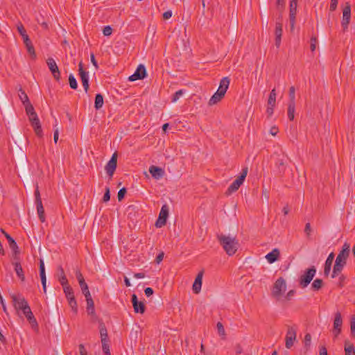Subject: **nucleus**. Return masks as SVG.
<instances>
[{"label":"nucleus","instance_id":"nucleus-61","mask_svg":"<svg viewBox=\"0 0 355 355\" xmlns=\"http://www.w3.org/2000/svg\"><path fill=\"white\" fill-rule=\"evenodd\" d=\"M144 293L147 297H150L153 294V290L152 288L147 287L145 288Z\"/></svg>","mask_w":355,"mask_h":355},{"label":"nucleus","instance_id":"nucleus-10","mask_svg":"<svg viewBox=\"0 0 355 355\" xmlns=\"http://www.w3.org/2000/svg\"><path fill=\"white\" fill-rule=\"evenodd\" d=\"M168 206L166 204L162 205L158 218L155 222V226L157 227H162V226L166 225V220L168 216Z\"/></svg>","mask_w":355,"mask_h":355},{"label":"nucleus","instance_id":"nucleus-26","mask_svg":"<svg viewBox=\"0 0 355 355\" xmlns=\"http://www.w3.org/2000/svg\"><path fill=\"white\" fill-rule=\"evenodd\" d=\"M1 232L7 239L10 248L16 253L18 250V246L15 241L3 229L1 228Z\"/></svg>","mask_w":355,"mask_h":355},{"label":"nucleus","instance_id":"nucleus-16","mask_svg":"<svg viewBox=\"0 0 355 355\" xmlns=\"http://www.w3.org/2000/svg\"><path fill=\"white\" fill-rule=\"evenodd\" d=\"M146 70L143 64H139L135 73L129 76L128 80L130 81H135L137 80H142L146 76Z\"/></svg>","mask_w":355,"mask_h":355},{"label":"nucleus","instance_id":"nucleus-55","mask_svg":"<svg viewBox=\"0 0 355 355\" xmlns=\"http://www.w3.org/2000/svg\"><path fill=\"white\" fill-rule=\"evenodd\" d=\"M79 285L83 293H87V291H89L88 286L85 282H82V283L79 284Z\"/></svg>","mask_w":355,"mask_h":355},{"label":"nucleus","instance_id":"nucleus-20","mask_svg":"<svg viewBox=\"0 0 355 355\" xmlns=\"http://www.w3.org/2000/svg\"><path fill=\"white\" fill-rule=\"evenodd\" d=\"M40 276L42 284L44 293H46V277L45 273L44 263L42 259L40 261Z\"/></svg>","mask_w":355,"mask_h":355},{"label":"nucleus","instance_id":"nucleus-23","mask_svg":"<svg viewBox=\"0 0 355 355\" xmlns=\"http://www.w3.org/2000/svg\"><path fill=\"white\" fill-rule=\"evenodd\" d=\"M334 257H335L334 253L331 252L325 261L324 268V275L326 277H328L330 273L331 265H332L333 261L334 259Z\"/></svg>","mask_w":355,"mask_h":355},{"label":"nucleus","instance_id":"nucleus-8","mask_svg":"<svg viewBox=\"0 0 355 355\" xmlns=\"http://www.w3.org/2000/svg\"><path fill=\"white\" fill-rule=\"evenodd\" d=\"M10 297L12 305L17 311L19 310L22 311L25 309V307H28L29 306L27 301L21 294H11Z\"/></svg>","mask_w":355,"mask_h":355},{"label":"nucleus","instance_id":"nucleus-40","mask_svg":"<svg viewBox=\"0 0 355 355\" xmlns=\"http://www.w3.org/2000/svg\"><path fill=\"white\" fill-rule=\"evenodd\" d=\"M100 334L102 340H107V329L103 323L100 324Z\"/></svg>","mask_w":355,"mask_h":355},{"label":"nucleus","instance_id":"nucleus-6","mask_svg":"<svg viewBox=\"0 0 355 355\" xmlns=\"http://www.w3.org/2000/svg\"><path fill=\"white\" fill-rule=\"evenodd\" d=\"M316 273V269L315 266H311L307 269L303 275L300 277L299 283L302 288H306L313 279Z\"/></svg>","mask_w":355,"mask_h":355},{"label":"nucleus","instance_id":"nucleus-9","mask_svg":"<svg viewBox=\"0 0 355 355\" xmlns=\"http://www.w3.org/2000/svg\"><path fill=\"white\" fill-rule=\"evenodd\" d=\"M297 329L294 326L288 327L286 338L285 346L287 349H291L296 340Z\"/></svg>","mask_w":355,"mask_h":355},{"label":"nucleus","instance_id":"nucleus-51","mask_svg":"<svg viewBox=\"0 0 355 355\" xmlns=\"http://www.w3.org/2000/svg\"><path fill=\"white\" fill-rule=\"evenodd\" d=\"M112 33V28L110 26H106L103 29V33L105 36H110Z\"/></svg>","mask_w":355,"mask_h":355},{"label":"nucleus","instance_id":"nucleus-36","mask_svg":"<svg viewBox=\"0 0 355 355\" xmlns=\"http://www.w3.org/2000/svg\"><path fill=\"white\" fill-rule=\"evenodd\" d=\"M276 90L275 89H272V91L270 93L268 99V105L272 107L275 106L276 103Z\"/></svg>","mask_w":355,"mask_h":355},{"label":"nucleus","instance_id":"nucleus-48","mask_svg":"<svg viewBox=\"0 0 355 355\" xmlns=\"http://www.w3.org/2000/svg\"><path fill=\"white\" fill-rule=\"evenodd\" d=\"M317 42L318 40L316 37L312 36L310 40V49L311 51H314L315 50Z\"/></svg>","mask_w":355,"mask_h":355},{"label":"nucleus","instance_id":"nucleus-11","mask_svg":"<svg viewBox=\"0 0 355 355\" xmlns=\"http://www.w3.org/2000/svg\"><path fill=\"white\" fill-rule=\"evenodd\" d=\"M297 0H290L289 22L291 31H293L295 28L297 14Z\"/></svg>","mask_w":355,"mask_h":355},{"label":"nucleus","instance_id":"nucleus-49","mask_svg":"<svg viewBox=\"0 0 355 355\" xmlns=\"http://www.w3.org/2000/svg\"><path fill=\"white\" fill-rule=\"evenodd\" d=\"M126 192H127V191H126V189L125 187L121 188L119 191L118 195H117V198H118L119 201H121V200H122L124 198V196H125Z\"/></svg>","mask_w":355,"mask_h":355},{"label":"nucleus","instance_id":"nucleus-35","mask_svg":"<svg viewBox=\"0 0 355 355\" xmlns=\"http://www.w3.org/2000/svg\"><path fill=\"white\" fill-rule=\"evenodd\" d=\"M103 96L101 94H97L95 96L94 107L96 110L101 109L103 105Z\"/></svg>","mask_w":355,"mask_h":355},{"label":"nucleus","instance_id":"nucleus-2","mask_svg":"<svg viewBox=\"0 0 355 355\" xmlns=\"http://www.w3.org/2000/svg\"><path fill=\"white\" fill-rule=\"evenodd\" d=\"M216 237L220 245L229 256H232L236 252L239 243L236 236L220 234H217Z\"/></svg>","mask_w":355,"mask_h":355},{"label":"nucleus","instance_id":"nucleus-25","mask_svg":"<svg viewBox=\"0 0 355 355\" xmlns=\"http://www.w3.org/2000/svg\"><path fill=\"white\" fill-rule=\"evenodd\" d=\"M280 252L277 248L273 249L270 252L266 254V259L270 263L275 262L279 258Z\"/></svg>","mask_w":355,"mask_h":355},{"label":"nucleus","instance_id":"nucleus-58","mask_svg":"<svg viewBox=\"0 0 355 355\" xmlns=\"http://www.w3.org/2000/svg\"><path fill=\"white\" fill-rule=\"evenodd\" d=\"M351 332H352V334L353 336H355V316H353L352 318V321H351Z\"/></svg>","mask_w":355,"mask_h":355},{"label":"nucleus","instance_id":"nucleus-38","mask_svg":"<svg viewBox=\"0 0 355 355\" xmlns=\"http://www.w3.org/2000/svg\"><path fill=\"white\" fill-rule=\"evenodd\" d=\"M60 276L59 278V282H60V284L62 285V288L69 286L68 280L66 277V275H64V270L62 269V267H60Z\"/></svg>","mask_w":355,"mask_h":355},{"label":"nucleus","instance_id":"nucleus-27","mask_svg":"<svg viewBox=\"0 0 355 355\" xmlns=\"http://www.w3.org/2000/svg\"><path fill=\"white\" fill-rule=\"evenodd\" d=\"M230 83V80L228 77L223 78L220 81V85H219V87L218 89V91L225 94V93L229 87Z\"/></svg>","mask_w":355,"mask_h":355},{"label":"nucleus","instance_id":"nucleus-17","mask_svg":"<svg viewBox=\"0 0 355 355\" xmlns=\"http://www.w3.org/2000/svg\"><path fill=\"white\" fill-rule=\"evenodd\" d=\"M29 120L31 121V125L33 126L36 135L39 137H42L43 136V132H42L40 119H39L37 115L34 116L33 117L29 118Z\"/></svg>","mask_w":355,"mask_h":355},{"label":"nucleus","instance_id":"nucleus-13","mask_svg":"<svg viewBox=\"0 0 355 355\" xmlns=\"http://www.w3.org/2000/svg\"><path fill=\"white\" fill-rule=\"evenodd\" d=\"M78 72L80 76L81 82L85 92L87 93L89 90V74L88 72L85 71L83 69V64L80 62L78 64Z\"/></svg>","mask_w":355,"mask_h":355},{"label":"nucleus","instance_id":"nucleus-3","mask_svg":"<svg viewBox=\"0 0 355 355\" xmlns=\"http://www.w3.org/2000/svg\"><path fill=\"white\" fill-rule=\"evenodd\" d=\"M286 288V282L283 277L278 278L272 289V296L279 300Z\"/></svg>","mask_w":355,"mask_h":355},{"label":"nucleus","instance_id":"nucleus-59","mask_svg":"<svg viewBox=\"0 0 355 355\" xmlns=\"http://www.w3.org/2000/svg\"><path fill=\"white\" fill-rule=\"evenodd\" d=\"M295 294V291L294 290H291L289 291L286 295L285 296V300H287V301H289L291 300V298L293 297V296Z\"/></svg>","mask_w":355,"mask_h":355},{"label":"nucleus","instance_id":"nucleus-41","mask_svg":"<svg viewBox=\"0 0 355 355\" xmlns=\"http://www.w3.org/2000/svg\"><path fill=\"white\" fill-rule=\"evenodd\" d=\"M323 286V281L321 279H316L311 284V287L314 291L320 290Z\"/></svg>","mask_w":355,"mask_h":355},{"label":"nucleus","instance_id":"nucleus-46","mask_svg":"<svg viewBox=\"0 0 355 355\" xmlns=\"http://www.w3.org/2000/svg\"><path fill=\"white\" fill-rule=\"evenodd\" d=\"M17 30H18L19 33L22 37L23 40H25L26 37H29L28 35L26 34V31L24 27L23 26V25L21 24L20 26H18Z\"/></svg>","mask_w":355,"mask_h":355},{"label":"nucleus","instance_id":"nucleus-30","mask_svg":"<svg viewBox=\"0 0 355 355\" xmlns=\"http://www.w3.org/2000/svg\"><path fill=\"white\" fill-rule=\"evenodd\" d=\"M345 355H355L354 346L348 340L345 342Z\"/></svg>","mask_w":355,"mask_h":355},{"label":"nucleus","instance_id":"nucleus-63","mask_svg":"<svg viewBox=\"0 0 355 355\" xmlns=\"http://www.w3.org/2000/svg\"><path fill=\"white\" fill-rule=\"evenodd\" d=\"M164 255V252H162L157 256V257L155 259V261L157 263H159L163 260Z\"/></svg>","mask_w":355,"mask_h":355},{"label":"nucleus","instance_id":"nucleus-5","mask_svg":"<svg viewBox=\"0 0 355 355\" xmlns=\"http://www.w3.org/2000/svg\"><path fill=\"white\" fill-rule=\"evenodd\" d=\"M63 291L65 294V297L68 301V304L71 307L72 311L76 314L78 313V304L76 300L73 290L71 286H67L63 288Z\"/></svg>","mask_w":355,"mask_h":355},{"label":"nucleus","instance_id":"nucleus-31","mask_svg":"<svg viewBox=\"0 0 355 355\" xmlns=\"http://www.w3.org/2000/svg\"><path fill=\"white\" fill-rule=\"evenodd\" d=\"M24 42L26 46V49H27V51L28 52V53L34 57V58H35V49L32 44V42L31 41V40L29 39V37H26L25 38V40H24Z\"/></svg>","mask_w":355,"mask_h":355},{"label":"nucleus","instance_id":"nucleus-18","mask_svg":"<svg viewBox=\"0 0 355 355\" xmlns=\"http://www.w3.org/2000/svg\"><path fill=\"white\" fill-rule=\"evenodd\" d=\"M132 303L135 313H144L145 305L142 302H139L135 294L132 295Z\"/></svg>","mask_w":355,"mask_h":355},{"label":"nucleus","instance_id":"nucleus-21","mask_svg":"<svg viewBox=\"0 0 355 355\" xmlns=\"http://www.w3.org/2000/svg\"><path fill=\"white\" fill-rule=\"evenodd\" d=\"M275 46L279 48L281 44L282 35V24L281 22H276L275 24Z\"/></svg>","mask_w":355,"mask_h":355},{"label":"nucleus","instance_id":"nucleus-62","mask_svg":"<svg viewBox=\"0 0 355 355\" xmlns=\"http://www.w3.org/2000/svg\"><path fill=\"white\" fill-rule=\"evenodd\" d=\"M172 17V11L167 10L163 13L164 19H168Z\"/></svg>","mask_w":355,"mask_h":355},{"label":"nucleus","instance_id":"nucleus-45","mask_svg":"<svg viewBox=\"0 0 355 355\" xmlns=\"http://www.w3.org/2000/svg\"><path fill=\"white\" fill-rule=\"evenodd\" d=\"M108 340H102V349L103 352L105 353V355H110V347L109 345L107 343Z\"/></svg>","mask_w":355,"mask_h":355},{"label":"nucleus","instance_id":"nucleus-4","mask_svg":"<svg viewBox=\"0 0 355 355\" xmlns=\"http://www.w3.org/2000/svg\"><path fill=\"white\" fill-rule=\"evenodd\" d=\"M248 172V169L247 167H245L242 169L240 175L237 177V178L228 187L226 194L230 195L233 192L236 191L243 184L247 174Z\"/></svg>","mask_w":355,"mask_h":355},{"label":"nucleus","instance_id":"nucleus-54","mask_svg":"<svg viewBox=\"0 0 355 355\" xmlns=\"http://www.w3.org/2000/svg\"><path fill=\"white\" fill-rule=\"evenodd\" d=\"M311 232H312V229H311V225L309 223H307L304 227V232L306 234V236L309 237L311 235Z\"/></svg>","mask_w":355,"mask_h":355},{"label":"nucleus","instance_id":"nucleus-42","mask_svg":"<svg viewBox=\"0 0 355 355\" xmlns=\"http://www.w3.org/2000/svg\"><path fill=\"white\" fill-rule=\"evenodd\" d=\"M69 83L71 89H76L78 88V83L76 79L75 78L74 76L71 73L69 76Z\"/></svg>","mask_w":355,"mask_h":355},{"label":"nucleus","instance_id":"nucleus-47","mask_svg":"<svg viewBox=\"0 0 355 355\" xmlns=\"http://www.w3.org/2000/svg\"><path fill=\"white\" fill-rule=\"evenodd\" d=\"M216 327H217V330H218L219 335L225 336V331L223 324L221 322H218L216 324Z\"/></svg>","mask_w":355,"mask_h":355},{"label":"nucleus","instance_id":"nucleus-53","mask_svg":"<svg viewBox=\"0 0 355 355\" xmlns=\"http://www.w3.org/2000/svg\"><path fill=\"white\" fill-rule=\"evenodd\" d=\"M338 2V0H331V3H330V6H329L330 11L333 12L336 9Z\"/></svg>","mask_w":355,"mask_h":355},{"label":"nucleus","instance_id":"nucleus-1","mask_svg":"<svg viewBox=\"0 0 355 355\" xmlns=\"http://www.w3.org/2000/svg\"><path fill=\"white\" fill-rule=\"evenodd\" d=\"M350 252V245L347 243H345L342 247V250L338 253L334 266L331 277L335 278L343 270L347 263V258Z\"/></svg>","mask_w":355,"mask_h":355},{"label":"nucleus","instance_id":"nucleus-32","mask_svg":"<svg viewBox=\"0 0 355 355\" xmlns=\"http://www.w3.org/2000/svg\"><path fill=\"white\" fill-rule=\"evenodd\" d=\"M343 324L342 316L340 312H337L335 313V318L334 321V329H341V327Z\"/></svg>","mask_w":355,"mask_h":355},{"label":"nucleus","instance_id":"nucleus-56","mask_svg":"<svg viewBox=\"0 0 355 355\" xmlns=\"http://www.w3.org/2000/svg\"><path fill=\"white\" fill-rule=\"evenodd\" d=\"M311 341V336L309 334H306L304 336V345L306 347L309 346Z\"/></svg>","mask_w":355,"mask_h":355},{"label":"nucleus","instance_id":"nucleus-28","mask_svg":"<svg viewBox=\"0 0 355 355\" xmlns=\"http://www.w3.org/2000/svg\"><path fill=\"white\" fill-rule=\"evenodd\" d=\"M225 96V94L218 90L214 94V95L210 98L208 104L209 105H214L218 102H220L223 98Z\"/></svg>","mask_w":355,"mask_h":355},{"label":"nucleus","instance_id":"nucleus-50","mask_svg":"<svg viewBox=\"0 0 355 355\" xmlns=\"http://www.w3.org/2000/svg\"><path fill=\"white\" fill-rule=\"evenodd\" d=\"M110 200V188L106 187L105 191L103 198V201L104 202H107Z\"/></svg>","mask_w":355,"mask_h":355},{"label":"nucleus","instance_id":"nucleus-22","mask_svg":"<svg viewBox=\"0 0 355 355\" xmlns=\"http://www.w3.org/2000/svg\"><path fill=\"white\" fill-rule=\"evenodd\" d=\"M24 315L26 318L27 320L29 322V323L33 327V326H37V320L31 311V307L28 306V307H25V309L22 311Z\"/></svg>","mask_w":355,"mask_h":355},{"label":"nucleus","instance_id":"nucleus-60","mask_svg":"<svg viewBox=\"0 0 355 355\" xmlns=\"http://www.w3.org/2000/svg\"><path fill=\"white\" fill-rule=\"evenodd\" d=\"M90 58H91V62L93 64V65L95 67V68L96 69H98V65L97 61L95 59V56H94V53H91Z\"/></svg>","mask_w":355,"mask_h":355},{"label":"nucleus","instance_id":"nucleus-24","mask_svg":"<svg viewBox=\"0 0 355 355\" xmlns=\"http://www.w3.org/2000/svg\"><path fill=\"white\" fill-rule=\"evenodd\" d=\"M149 172L151 174V175L157 180L161 178L164 173V170L162 168L155 166H150Z\"/></svg>","mask_w":355,"mask_h":355},{"label":"nucleus","instance_id":"nucleus-34","mask_svg":"<svg viewBox=\"0 0 355 355\" xmlns=\"http://www.w3.org/2000/svg\"><path fill=\"white\" fill-rule=\"evenodd\" d=\"M276 166L278 170V174L279 175H282L286 170V164L284 160L282 159H277L276 162Z\"/></svg>","mask_w":355,"mask_h":355},{"label":"nucleus","instance_id":"nucleus-7","mask_svg":"<svg viewBox=\"0 0 355 355\" xmlns=\"http://www.w3.org/2000/svg\"><path fill=\"white\" fill-rule=\"evenodd\" d=\"M35 202L37 208V212L38 214V217L40 218V220L42 223L45 222L46 218H45V214H44V209L42 205V198L40 196V193L38 189V187L37 186L35 193Z\"/></svg>","mask_w":355,"mask_h":355},{"label":"nucleus","instance_id":"nucleus-19","mask_svg":"<svg viewBox=\"0 0 355 355\" xmlns=\"http://www.w3.org/2000/svg\"><path fill=\"white\" fill-rule=\"evenodd\" d=\"M203 271H200L197 275L195 281L193 284V291L194 293H199L201 291Z\"/></svg>","mask_w":355,"mask_h":355},{"label":"nucleus","instance_id":"nucleus-44","mask_svg":"<svg viewBox=\"0 0 355 355\" xmlns=\"http://www.w3.org/2000/svg\"><path fill=\"white\" fill-rule=\"evenodd\" d=\"M289 103H295V89L293 86L289 88Z\"/></svg>","mask_w":355,"mask_h":355},{"label":"nucleus","instance_id":"nucleus-14","mask_svg":"<svg viewBox=\"0 0 355 355\" xmlns=\"http://www.w3.org/2000/svg\"><path fill=\"white\" fill-rule=\"evenodd\" d=\"M116 166H117V153H114L105 167L107 174L110 178H112L113 176L114 171L116 168Z\"/></svg>","mask_w":355,"mask_h":355},{"label":"nucleus","instance_id":"nucleus-33","mask_svg":"<svg viewBox=\"0 0 355 355\" xmlns=\"http://www.w3.org/2000/svg\"><path fill=\"white\" fill-rule=\"evenodd\" d=\"M24 105L25 107L26 114L28 116V118L33 117L34 116L37 115V113L35 112L34 107L31 103V102L26 103Z\"/></svg>","mask_w":355,"mask_h":355},{"label":"nucleus","instance_id":"nucleus-57","mask_svg":"<svg viewBox=\"0 0 355 355\" xmlns=\"http://www.w3.org/2000/svg\"><path fill=\"white\" fill-rule=\"evenodd\" d=\"M80 355H87V352L83 344H80L78 346Z\"/></svg>","mask_w":355,"mask_h":355},{"label":"nucleus","instance_id":"nucleus-39","mask_svg":"<svg viewBox=\"0 0 355 355\" xmlns=\"http://www.w3.org/2000/svg\"><path fill=\"white\" fill-rule=\"evenodd\" d=\"M19 98L22 102L23 105L30 102L27 94H26L25 91L23 90L21 88L19 89Z\"/></svg>","mask_w":355,"mask_h":355},{"label":"nucleus","instance_id":"nucleus-37","mask_svg":"<svg viewBox=\"0 0 355 355\" xmlns=\"http://www.w3.org/2000/svg\"><path fill=\"white\" fill-rule=\"evenodd\" d=\"M295 110V103H289L288 105V118L290 121H293Z\"/></svg>","mask_w":355,"mask_h":355},{"label":"nucleus","instance_id":"nucleus-64","mask_svg":"<svg viewBox=\"0 0 355 355\" xmlns=\"http://www.w3.org/2000/svg\"><path fill=\"white\" fill-rule=\"evenodd\" d=\"M320 355H328L327 348L324 346L320 348Z\"/></svg>","mask_w":355,"mask_h":355},{"label":"nucleus","instance_id":"nucleus-29","mask_svg":"<svg viewBox=\"0 0 355 355\" xmlns=\"http://www.w3.org/2000/svg\"><path fill=\"white\" fill-rule=\"evenodd\" d=\"M14 266H15V270L16 272V274H17V277L19 278V279L21 282H24V280H25V275H24V270H23V268L21 267L20 263L15 262L14 263Z\"/></svg>","mask_w":355,"mask_h":355},{"label":"nucleus","instance_id":"nucleus-12","mask_svg":"<svg viewBox=\"0 0 355 355\" xmlns=\"http://www.w3.org/2000/svg\"><path fill=\"white\" fill-rule=\"evenodd\" d=\"M351 19V6L350 4L347 2L345 3V6L343 10V19L341 21V26L343 28V31H345L348 28V25L349 24Z\"/></svg>","mask_w":355,"mask_h":355},{"label":"nucleus","instance_id":"nucleus-52","mask_svg":"<svg viewBox=\"0 0 355 355\" xmlns=\"http://www.w3.org/2000/svg\"><path fill=\"white\" fill-rule=\"evenodd\" d=\"M76 277L79 284L82 283V282H85L81 272L79 270L76 271Z\"/></svg>","mask_w":355,"mask_h":355},{"label":"nucleus","instance_id":"nucleus-15","mask_svg":"<svg viewBox=\"0 0 355 355\" xmlns=\"http://www.w3.org/2000/svg\"><path fill=\"white\" fill-rule=\"evenodd\" d=\"M46 64L53 78L56 80H59L60 79V71L55 60L53 58H49L46 60Z\"/></svg>","mask_w":355,"mask_h":355},{"label":"nucleus","instance_id":"nucleus-43","mask_svg":"<svg viewBox=\"0 0 355 355\" xmlns=\"http://www.w3.org/2000/svg\"><path fill=\"white\" fill-rule=\"evenodd\" d=\"M185 92L184 89H180L177 91L172 96L171 102H176Z\"/></svg>","mask_w":355,"mask_h":355}]
</instances>
